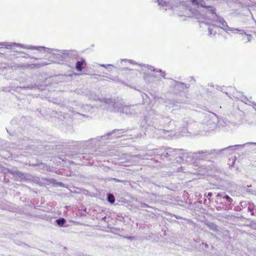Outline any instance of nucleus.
Masks as SVG:
<instances>
[{
	"label": "nucleus",
	"instance_id": "1",
	"mask_svg": "<svg viewBox=\"0 0 256 256\" xmlns=\"http://www.w3.org/2000/svg\"><path fill=\"white\" fill-rule=\"evenodd\" d=\"M176 11L180 16H182L187 14L188 12H193L194 10L188 2L182 1L177 6Z\"/></svg>",
	"mask_w": 256,
	"mask_h": 256
},
{
	"label": "nucleus",
	"instance_id": "2",
	"mask_svg": "<svg viewBox=\"0 0 256 256\" xmlns=\"http://www.w3.org/2000/svg\"><path fill=\"white\" fill-rule=\"evenodd\" d=\"M0 46H4L6 47V48H8V47L11 48V46H20L22 48H24L26 49H30V50H37L39 52H42V50H48V48H46L44 46H32L28 45L26 46H24V45L20 44H17V43H12L10 44H8V43H5V42H1L0 43Z\"/></svg>",
	"mask_w": 256,
	"mask_h": 256
},
{
	"label": "nucleus",
	"instance_id": "3",
	"mask_svg": "<svg viewBox=\"0 0 256 256\" xmlns=\"http://www.w3.org/2000/svg\"><path fill=\"white\" fill-rule=\"evenodd\" d=\"M50 50V48H48V50L44 51L50 54L49 58L52 59V62L54 63L62 64L64 60L62 55L58 53L52 52Z\"/></svg>",
	"mask_w": 256,
	"mask_h": 256
},
{
	"label": "nucleus",
	"instance_id": "4",
	"mask_svg": "<svg viewBox=\"0 0 256 256\" xmlns=\"http://www.w3.org/2000/svg\"><path fill=\"white\" fill-rule=\"evenodd\" d=\"M10 173L13 176L15 180L22 182L27 180L26 174L18 170H10Z\"/></svg>",
	"mask_w": 256,
	"mask_h": 256
},
{
	"label": "nucleus",
	"instance_id": "5",
	"mask_svg": "<svg viewBox=\"0 0 256 256\" xmlns=\"http://www.w3.org/2000/svg\"><path fill=\"white\" fill-rule=\"evenodd\" d=\"M193 6H196L197 7L206 8V5L204 0H188Z\"/></svg>",
	"mask_w": 256,
	"mask_h": 256
},
{
	"label": "nucleus",
	"instance_id": "6",
	"mask_svg": "<svg viewBox=\"0 0 256 256\" xmlns=\"http://www.w3.org/2000/svg\"><path fill=\"white\" fill-rule=\"evenodd\" d=\"M86 62L84 60H81L76 64V68L77 70L80 72L82 70L86 68Z\"/></svg>",
	"mask_w": 256,
	"mask_h": 256
},
{
	"label": "nucleus",
	"instance_id": "7",
	"mask_svg": "<svg viewBox=\"0 0 256 256\" xmlns=\"http://www.w3.org/2000/svg\"><path fill=\"white\" fill-rule=\"evenodd\" d=\"M164 150L165 152L160 154V157H169L171 155V154L176 150H175L172 149V148H167Z\"/></svg>",
	"mask_w": 256,
	"mask_h": 256
},
{
	"label": "nucleus",
	"instance_id": "8",
	"mask_svg": "<svg viewBox=\"0 0 256 256\" xmlns=\"http://www.w3.org/2000/svg\"><path fill=\"white\" fill-rule=\"evenodd\" d=\"M206 10L210 12L212 14H216V8L212 6H207L206 7Z\"/></svg>",
	"mask_w": 256,
	"mask_h": 256
},
{
	"label": "nucleus",
	"instance_id": "9",
	"mask_svg": "<svg viewBox=\"0 0 256 256\" xmlns=\"http://www.w3.org/2000/svg\"><path fill=\"white\" fill-rule=\"evenodd\" d=\"M56 224L57 226L61 227H64V218H60L56 220Z\"/></svg>",
	"mask_w": 256,
	"mask_h": 256
},
{
	"label": "nucleus",
	"instance_id": "10",
	"mask_svg": "<svg viewBox=\"0 0 256 256\" xmlns=\"http://www.w3.org/2000/svg\"><path fill=\"white\" fill-rule=\"evenodd\" d=\"M108 201L111 204L114 203L115 202V198L113 194H109L108 196Z\"/></svg>",
	"mask_w": 256,
	"mask_h": 256
},
{
	"label": "nucleus",
	"instance_id": "11",
	"mask_svg": "<svg viewBox=\"0 0 256 256\" xmlns=\"http://www.w3.org/2000/svg\"><path fill=\"white\" fill-rule=\"evenodd\" d=\"M36 86H37L36 84H28L26 86H24L22 88L32 90L36 88Z\"/></svg>",
	"mask_w": 256,
	"mask_h": 256
},
{
	"label": "nucleus",
	"instance_id": "12",
	"mask_svg": "<svg viewBox=\"0 0 256 256\" xmlns=\"http://www.w3.org/2000/svg\"><path fill=\"white\" fill-rule=\"evenodd\" d=\"M208 226L211 230H216L217 226L214 224H208Z\"/></svg>",
	"mask_w": 256,
	"mask_h": 256
},
{
	"label": "nucleus",
	"instance_id": "13",
	"mask_svg": "<svg viewBox=\"0 0 256 256\" xmlns=\"http://www.w3.org/2000/svg\"><path fill=\"white\" fill-rule=\"evenodd\" d=\"M224 198H226V200H228L230 202H232V199L230 198V196L226 195L224 197Z\"/></svg>",
	"mask_w": 256,
	"mask_h": 256
},
{
	"label": "nucleus",
	"instance_id": "14",
	"mask_svg": "<svg viewBox=\"0 0 256 256\" xmlns=\"http://www.w3.org/2000/svg\"><path fill=\"white\" fill-rule=\"evenodd\" d=\"M48 64V62H42V63L40 64L41 66H46V65H47V64Z\"/></svg>",
	"mask_w": 256,
	"mask_h": 256
},
{
	"label": "nucleus",
	"instance_id": "15",
	"mask_svg": "<svg viewBox=\"0 0 256 256\" xmlns=\"http://www.w3.org/2000/svg\"><path fill=\"white\" fill-rule=\"evenodd\" d=\"M60 113L61 114L60 115L59 114H58V118H59V116H60V117L62 116V112L60 110Z\"/></svg>",
	"mask_w": 256,
	"mask_h": 256
},
{
	"label": "nucleus",
	"instance_id": "16",
	"mask_svg": "<svg viewBox=\"0 0 256 256\" xmlns=\"http://www.w3.org/2000/svg\"><path fill=\"white\" fill-rule=\"evenodd\" d=\"M206 153H207L206 151L202 152H200V154H206Z\"/></svg>",
	"mask_w": 256,
	"mask_h": 256
},
{
	"label": "nucleus",
	"instance_id": "17",
	"mask_svg": "<svg viewBox=\"0 0 256 256\" xmlns=\"http://www.w3.org/2000/svg\"><path fill=\"white\" fill-rule=\"evenodd\" d=\"M60 184L62 186H64V184L62 182H60Z\"/></svg>",
	"mask_w": 256,
	"mask_h": 256
},
{
	"label": "nucleus",
	"instance_id": "18",
	"mask_svg": "<svg viewBox=\"0 0 256 256\" xmlns=\"http://www.w3.org/2000/svg\"><path fill=\"white\" fill-rule=\"evenodd\" d=\"M60 247L61 248V249L62 250L63 249H64V247L63 246H60Z\"/></svg>",
	"mask_w": 256,
	"mask_h": 256
},
{
	"label": "nucleus",
	"instance_id": "19",
	"mask_svg": "<svg viewBox=\"0 0 256 256\" xmlns=\"http://www.w3.org/2000/svg\"><path fill=\"white\" fill-rule=\"evenodd\" d=\"M60 108L62 110H63V106H60Z\"/></svg>",
	"mask_w": 256,
	"mask_h": 256
},
{
	"label": "nucleus",
	"instance_id": "20",
	"mask_svg": "<svg viewBox=\"0 0 256 256\" xmlns=\"http://www.w3.org/2000/svg\"><path fill=\"white\" fill-rule=\"evenodd\" d=\"M29 58H34V57H31V56H29Z\"/></svg>",
	"mask_w": 256,
	"mask_h": 256
},
{
	"label": "nucleus",
	"instance_id": "21",
	"mask_svg": "<svg viewBox=\"0 0 256 256\" xmlns=\"http://www.w3.org/2000/svg\"><path fill=\"white\" fill-rule=\"evenodd\" d=\"M60 254H58V253H56V256H59Z\"/></svg>",
	"mask_w": 256,
	"mask_h": 256
},
{
	"label": "nucleus",
	"instance_id": "22",
	"mask_svg": "<svg viewBox=\"0 0 256 256\" xmlns=\"http://www.w3.org/2000/svg\"><path fill=\"white\" fill-rule=\"evenodd\" d=\"M208 196H211V194L209 193Z\"/></svg>",
	"mask_w": 256,
	"mask_h": 256
}]
</instances>
